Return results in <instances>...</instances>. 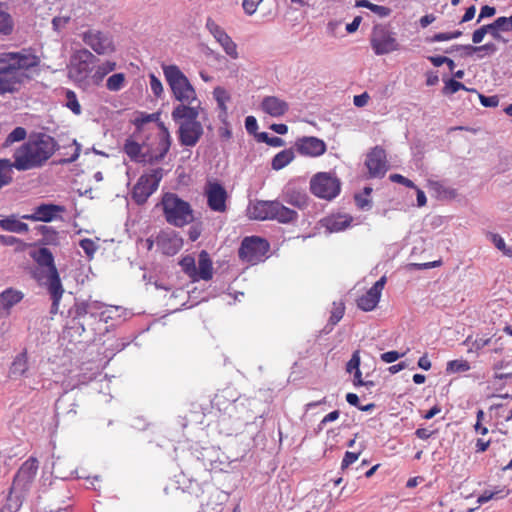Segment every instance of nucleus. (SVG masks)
Wrapping results in <instances>:
<instances>
[{
    "instance_id": "1",
    "label": "nucleus",
    "mask_w": 512,
    "mask_h": 512,
    "mask_svg": "<svg viewBox=\"0 0 512 512\" xmlns=\"http://www.w3.org/2000/svg\"><path fill=\"white\" fill-rule=\"evenodd\" d=\"M57 148V141L49 134H32L27 142L15 150L12 164L19 171L41 167L52 157Z\"/></svg>"
},
{
    "instance_id": "2",
    "label": "nucleus",
    "mask_w": 512,
    "mask_h": 512,
    "mask_svg": "<svg viewBox=\"0 0 512 512\" xmlns=\"http://www.w3.org/2000/svg\"><path fill=\"white\" fill-rule=\"evenodd\" d=\"M157 141L156 148H148L146 144L140 145L132 138H128L124 143L123 150L132 161L158 162L165 157L171 146V136L163 122L158 123Z\"/></svg>"
},
{
    "instance_id": "3",
    "label": "nucleus",
    "mask_w": 512,
    "mask_h": 512,
    "mask_svg": "<svg viewBox=\"0 0 512 512\" xmlns=\"http://www.w3.org/2000/svg\"><path fill=\"white\" fill-rule=\"evenodd\" d=\"M199 117V106L180 104L172 111V118L179 124L178 140L182 146L194 147L201 139L204 130Z\"/></svg>"
},
{
    "instance_id": "4",
    "label": "nucleus",
    "mask_w": 512,
    "mask_h": 512,
    "mask_svg": "<svg viewBox=\"0 0 512 512\" xmlns=\"http://www.w3.org/2000/svg\"><path fill=\"white\" fill-rule=\"evenodd\" d=\"M247 214L253 220H276L284 224L293 222L298 217L295 210L284 206L277 200H256L248 206Z\"/></svg>"
},
{
    "instance_id": "5",
    "label": "nucleus",
    "mask_w": 512,
    "mask_h": 512,
    "mask_svg": "<svg viewBox=\"0 0 512 512\" xmlns=\"http://www.w3.org/2000/svg\"><path fill=\"white\" fill-rule=\"evenodd\" d=\"M163 215L167 223L175 227H184L194 221L191 204L175 193H165L161 199Z\"/></svg>"
},
{
    "instance_id": "6",
    "label": "nucleus",
    "mask_w": 512,
    "mask_h": 512,
    "mask_svg": "<svg viewBox=\"0 0 512 512\" xmlns=\"http://www.w3.org/2000/svg\"><path fill=\"white\" fill-rule=\"evenodd\" d=\"M162 69L176 100L188 106L197 100L194 87L177 65H163Z\"/></svg>"
},
{
    "instance_id": "7",
    "label": "nucleus",
    "mask_w": 512,
    "mask_h": 512,
    "mask_svg": "<svg viewBox=\"0 0 512 512\" xmlns=\"http://www.w3.org/2000/svg\"><path fill=\"white\" fill-rule=\"evenodd\" d=\"M98 61L97 57L88 49L77 50L70 59L68 65V76L79 86H86L90 83L91 73L94 65Z\"/></svg>"
},
{
    "instance_id": "8",
    "label": "nucleus",
    "mask_w": 512,
    "mask_h": 512,
    "mask_svg": "<svg viewBox=\"0 0 512 512\" xmlns=\"http://www.w3.org/2000/svg\"><path fill=\"white\" fill-rule=\"evenodd\" d=\"M310 191L320 199L332 200L340 194L341 182L332 173L319 172L310 180Z\"/></svg>"
},
{
    "instance_id": "9",
    "label": "nucleus",
    "mask_w": 512,
    "mask_h": 512,
    "mask_svg": "<svg viewBox=\"0 0 512 512\" xmlns=\"http://www.w3.org/2000/svg\"><path fill=\"white\" fill-rule=\"evenodd\" d=\"M270 249L269 242L258 236L245 237L238 250L241 261L255 265L266 258Z\"/></svg>"
},
{
    "instance_id": "10",
    "label": "nucleus",
    "mask_w": 512,
    "mask_h": 512,
    "mask_svg": "<svg viewBox=\"0 0 512 512\" xmlns=\"http://www.w3.org/2000/svg\"><path fill=\"white\" fill-rule=\"evenodd\" d=\"M162 177V168H155L141 175L131 193L133 201L138 205L146 203L148 198L158 189Z\"/></svg>"
},
{
    "instance_id": "11",
    "label": "nucleus",
    "mask_w": 512,
    "mask_h": 512,
    "mask_svg": "<svg viewBox=\"0 0 512 512\" xmlns=\"http://www.w3.org/2000/svg\"><path fill=\"white\" fill-rule=\"evenodd\" d=\"M370 44L376 55L389 54L399 49V43L394 32L388 26L382 24L373 27Z\"/></svg>"
},
{
    "instance_id": "12",
    "label": "nucleus",
    "mask_w": 512,
    "mask_h": 512,
    "mask_svg": "<svg viewBox=\"0 0 512 512\" xmlns=\"http://www.w3.org/2000/svg\"><path fill=\"white\" fill-rule=\"evenodd\" d=\"M203 194L206 197L207 206L211 211L225 213L228 210V192L217 180L207 181Z\"/></svg>"
},
{
    "instance_id": "13",
    "label": "nucleus",
    "mask_w": 512,
    "mask_h": 512,
    "mask_svg": "<svg viewBox=\"0 0 512 512\" xmlns=\"http://www.w3.org/2000/svg\"><path fill=\"white\" fill-rule=\"evenodd\" d=\"M38 468L39 463L35 457L31 456L23 462L14 476L11 492L23 493L28 491L37 475Z\"/></svg>"
},
{
    "instance_id": "14",
    "label": "nucleus",
    "mask_w": 512,
    "mask_h": 512,
    "mask_svg": "<svg viewBox=\"0 0 512 512\" xmlns=\"http://www.w3.org/2000/svg\"><path fill=\"white\" fill-rule=\"evenodd\" d=\"M82 41L98 55H106L115 51L113 39L109 33L90 28L81 34Z\"/></svg>"
},
{
    "instance_id": "15",
    "label": "nucleus",
    "mask_w": 512,
    "mask_h": 512,
    "mask_svg": "<svg viewBox=\"0 0 512 512\" xmlns=\"http://www.w3.org/2000/svg\"><path fill=\"white\" fill-rule=\"evenodd\" d=\"M1 61L3 63H9L18 73H23L22 70H28L40 64V58L38 56L25 50L21 52L2 53Z\"/></svg>"
},
{
    "instance_id": "16",
    "label": "nucleus",
    "mask_w": 512,
    "mask_h": 512,
    "mask_svg": "<svg viewBox=\"0 0 512 512\" xmlns=\"http://www.w3.org/2000/svg\"><path fill=\"white\" fill-rule=\"evenodd\" d=\"M206 28L213 35L215 40L221 45L228 56H230L232 59H237L239 57L236 43L212 18L207 19Z\"/></svg>"
},
{
    "instance_id": "17",
    "label": "nucleus",
    "mask_w": 512,
    "mask_h": 512,
    "mask_svg": "<svg viewBox=\"0 0 512 512\" xmlns=\"http://www.w3.org/2000/svg\"><path fill=\"white\" fill-rule=\"evenodd\" d=\"M156 245L163 254L173 256L182 248L183 239L174 230H162L156 236Z\"/></svg>"
},
{
    "instance_id": "18",
    "label": "nucleus",
    "mask_w": 512,
    "mask_h": 512,
    "mask_svg": "<svg viewBox=\"0 0 512 512\" xmlns=\"http://www.w3.org/2000/svg\"><path fill=\"white\" fill-rule=\"evenodd\" d=\"M365 165L369 171L370 177L375 178L383 176L388 169L385 150L380 146H375L367 154Z\"/></svg>"
},
{
    "instance_id": "19",
    "label": "nucleus",
    "mask_w": 512,
    "mask_h": 512,
    "mask_svg": "<svg viewBox=\"0 0 512 512\" xmlns=\"http://www.w3.org/2000/svg\"><path fill=\"white\" fill-rule=\"evenodd\" d=\"M385 284L386 276H382L365 294L357 299L358 308L366 312L374 310L380 301Z\"/></svg>"
},
{
    "instance_id": "20",
    "label": "nucleus",
    "mask_w": 512,
    "mask_h": 512,
    "mask_svg": "<svg viewBox=\"0 0 512 512\" xmlns=\"http://www.w3.org/2000/svg\"><path fill=\"white\" fill-rule=\"evenodd\" d=\"M295 147L300 155L308 157H319L327 150L325 142L313 136L299 138Z\"/></svg>"
},
{
    "instance_id": "21",
    "label": "nucleus",
    "mask_w": 512,
    "mask_h": 512,
    "mask_svg": "<svg viewBox=\"0 0 512 512\" xmlns=\"http://www.w3.org/2000/svg\"><path fill=\"white\" fill-rule=\"evenodd\" d=\"M65 211L64 206L55 204H41L34 209L32 214L23 215L22 218L31 221L50 222L58 213Z\"/></svg>"
},
{
    "instance_id": "22",
    "label": "nucleus",
    "mask_w": 512,
    "mask_h": 512,
    "mask_svg": "<svg viewBox=\"0 0 512 512\" xmlns=\"http://www.w3.org/2000/svg\"><path fill=\"white\" fill-rule=\"evenodd\" d=\"M24 298V294L17 289L7 288L0 293V315L9 316L11 309L20 303Z\"/></svg>"
},
{
    "instance_id": "23",
    "label": "nucleus",
    "mask_w": 512,
    "mask_h": 512,
    "mask_svg": "<svg viewBox=\"0 0 512 512\" xmlns=\"http://www.w3.org/2000/svg\"><path fill=\"white\" fill-rule=\"evenodd\" d=\"M261 109L272 117H281L289 110V105L276 96H266L261 102Z\"/></svg>"
},
{
    "instance_id": "24",
    "label": "nucleus",
    "mask_w": 512,
    "mask_h": 512,
    "mask_svg": "<svg viewBox=\"0 0 512 512\" xmlns=\"http://www.w3.org/2000/svg\"><path fill=\"white\" fill-rule=\"evenodd\" d=\"M213 277V262L209 253L202 250L198 255V266H196V276L193 282L199 280L209 281Z\"/></svg>"
},
{
    "instance_id": "25",
    "label": "nucleus",
    "mask_w": 512,
    "mask_h": 512,
    "mask_svg": "<svg viewBox=\"0 0 512 512\" xmlns=\"http://www.w3.org/2000/svg\"><path fill=\"white\" fill-rule=\"evenodd\" d=\"M353 221V217L347 214L331 215L323 219V226L331 233L340 232L348 228Z\"/></svg>"
},
{
    "instance_id": "26",
    "label": "nucleus",
    "mask_w": 512,
    "mask_h": 512,
    "mask_svg": "<svg viewBox=\"0 0 512 512\" xmlns=\"http://www.w3.org/2000/svg\"><path fill=\"white\" fill-rule=\"evenodd\" d=\"M29 370V357L27 349H23L15 356L10 366V373L16 376H26Z\"/></svg>"
},
{
    "instance_id": "27",
    "label": "nucleus",
    "mask_w": 512,
    "mask_h": 512,
    "mask_svg": "<svg viewBox=\"0 0 512 512\" xmlns=\"http://www.w3.org/2000/svg\"><path fill=\"white\" fill-rule=\"evenodd\" d=\"M33 260L42 268L48 269V274L52 273L54 264V257L48 248L42 247L31 253Z\"/></svg>"
},
{
    "instance_id": "28",
    "label": "nucleus",
    "mask_w": 512,
    "mask_h": 512,
    "mask_svg": "<svg viewBox=\"0 0 512 512\" xmlns=\"http://www.w3.org/2000/svg\"><path fill=\"white\" fill-rule=\"evenodd\" d=\"M116 68V63L113 61H105L98 66H94V70L91 73L90 80L93 84L99 85L102 80L107 76L110 72L114 71Z\"/></svg>"
},
{
    "instance_id": "29",
    "label": "nucleus",
    "mask_w": 512,
    "mask_h": 512,
    "mask_svg": "<svg viewBox=\"0 0 512 512\" xmlns=\"http://www.w3.org/2000/svg\"><path fill=\"white\" fill-rule=\"evenodd\" d=\"M48 278V290L51 298H62L64 293L63 286L59 277V273L56 267H53L52 273L47 275Z\"/></svg>"
},
{
    "instance_id": "30",
    "label": "nucleus",
    "mask_w": 512,
    "mask_h": 512,
    "mask_svg": "<svg viewBox=\"0 0 512 512\" xmlns=\"http://www.w3.org/2000/svg\"><path fill=\"white\" fill-rule=\"evenodd\" d=\"M295 155L292 149H285L277 153L272 159L271 166L274 170H281L290 164Z\"/></svg>"
},
{
    "instance_id": "31",
    "label": "nucleus",
    "mask_w": 512,
    "mask_h": 512,
    "mask_svg": "<svg viewBox=\"0 0 512 512\" xmlns=\"http://www.w3.org/2000/svg\"><path fill=\"white\" fill-rule=\"evenodd\" d=\"M14 166L9 159H0V190L13 180Z\"/></svg>"
},
{
    "instance_id": "32",
    "label": "nucleus",
    "mask_w": 512,
    "mask_h": 512,
    "mask_svg": "<svg viewBox=\"0 0 512 512\" xmlns=\"http://www.w3.org/2000/svg\"><path fill=\"white\" fill-rule=\"evenodd\" d=\"M284 201L297 208H303L307 205L308 197L305 193L287 190L284 194Z\"/></svg>"
},
{
    "instance_id": "33",
    "label": "nucleus",
    "mask_w": 512,
    "mask_h": 512,
    "mask_svg": "<svg viewBox=\"0 0 512 512\" xmlns=\"http://www.w3.org/2000/svg\"><path fill=\"white\" fill-rule=\"evenodd\" d=\"M0 227L3 230L16 233H24L29 230L26 223L11 217L0 220Z\"/></svg>"
},
{
    "instance_id": "34",
    "label": "nucleus",
    "mask_w": 512,
    "mask_h": 512,
    "mask_svg": "<svg viewBox=\"0 0 512 512\" xmlns=\"http://www.w3.org/2000/svg\"><path fill=\"white\" fill-rule=\"evenodd\" d=\"M355 6L367 8L380 17H387L391 14V9L389 7L373 4L368 0H357L355 2Z\"/></svg>"
},
{
    "instance_id": "35",
    "label": "nucleus",
    "mask_w": 512,
    "mask_h": 512,
    "mask_svg": "<svg viewBox=\"0 0 512 512\" xmlns=\"http://www.w3.org/2000/svg\"><path fill=\"white\" fill-rule=\"evenodd\" d=\"M14 28V22L11 15L3 8L0 3V34L10 35Z\"/></svg>"
},
{
    "instance_id": "36",
    "label": "nucleus",
    "mask_w": 512,
    "mask_h": 512,
    "mask_svg": "<svg viewBox=\"0 0 512 512\" xmlns=\"http://www.w3.org/2000/svg\"><path fill=\"white\" fill-rule=\"evenodd\" d=\"M179 265L181 266L182 271L192 280L194 281V277L196 276V263L195 258L191 255L184 256Z\"/></svg>"
},
{
    "instance_id": "37",
    "label": "nucleus",
    "mask_w": 512,
    "mask_h": 512,
    "mask_svg": "<svg viewBox=\"0 0 512 512\" xmlns=\"http://www.w3.org/2000/svg\"><path fill=\"white\" fill-rule=\"evenodd\" d=\"M27 137V131L23 127H16L11 131L3 142V147H9L15 142L23 141Z\"/></svg>"
},
{
    "instance_id": "38",
    "label": "nucleus",
    "mask_w": 512,
    "mask_h": 512,
    "mask_svg": "<svg viewBox=\"0 0 512 512\" xmlns=\"http://www.w3.org/2000/svg\"><path fill=\"white\" fill-rule=\"evenodd\" d=\"M470 364L467 360L464 359H456L451 360L447 363L446 372L447 373H460L467 372L470 370Z\"/></svg>"
},
{
    "instance_id": "39",
    "label": "nucleus",
    "mask_w": 512,
    "mask_h": 512,
    "mask_svg": "<svg viewBox=\"0 0 512 512\" xmlns=\"http://www.w3.org/2000/svg\"><path fill=\"white\" fill-rule=\"evenodd\" d=\"M65 98H66V107L69 108L75 115H80L82 112V108L77 99L75 92L72 90H66Z\"/></svg>"
},
{
    "instance_id": "40",
    "label": "nucleus",
    "mask_w": 512,
    "mask_h": 512,
    "mask_svg": "<svg viewBox=\"0 0 512 512\" xmlns=\"http://www.w3.org/2000/svg\"><path fill=\"white\" fill-rule=\"evenodd\" d=\"M125 83V75L123 73H116L111 75L106 82V87L110 91H119Z\"/></svg>"
},
{
    "instance_id": "41",
    "label": "nucleus",
    "mask_w": 512,
    "mask_h": 512,
    "mask_svg": "<svg viewBox=\"0 0 512 512\" xmlns=\"http://www.w3.org/2000/svg\"><path fill=\"white\" fill-rule=\"evenodd\" d=\"M345 313V305L343 302H333V307L331 310V315L329 318V323L334 326L336 325L344 316Z\"/></svg>"
},
{
    "instance_id": "42",
    "label": "nucleus",
    "mask_w": 512,
    "mask_h": 512,
    "mask_svg": "<svg viewBox=\"0 0 512 512\" xmlns=\"http://www.w3.org/2000/svg\"><path fill=\"white\" fill-rule=\"evenodd\" d=\"M459 90H466V91H474V89H468L463 83L456 81L454 79H449L445 82V86L443 88L444 94H454L458 92Z\"/></svg>"
},
{
    "instance_id": "43",
    "label": "nucleus",
    "mask_w": 512,
    "mask_h": 512,
    "mask_svg": "<svg viewBox=\"0 0 512 512\" xmlns=\"http://www.w3.org/2000/svg\"><path fill=\"white\" fill-rule=\"evenodd\" d=\"M472 337L471 336H468L465 340V343H470L471 342V349L470 350H474L476 352L482 350L484 347L490 345L492 343V337H477L476 339H474L473 341H471Z\"/></svg>"
},
{
    "instance_id": "44",
    "label": "nucleus",
    "mask_w": 512,
    "mask_h": 512,
    "mask_svg": "<svg viewBox=\"0 0 512 512\" xmlns=\"http://www.w3.org/2000/svg\"><path fill=\"white\" fill-rule=\"evenodd\" d=\"M258 141L264 142L271 147H281L285 144L282 138L270 136L267 132H261L258 134Z\"/></svg>"
},
{
    "instance_id": "45",
    "label": "nucleus",
    "mask_w": 512,
    "mask_h": 512,
    "mask_svg": "<svg viewBox=\"0 0 512 512\" xmlns=\"http://www.w3.org/2000/svg\"><path fill=\"white\" fill-rule=\"evenodd\" d=\"M490 236L497 249L502 251L505 255L512 257V248H507L504 239L499 234L491 233Z\"/></svg>"
},
{
    "instance_id": "46",
    "label": "nucleus",
    "mask_w": 512,
    "mask_h": 512,
    "mask_svg": "<svg viewBox=\"0 0 512 512\" xmlns=\"http://www.w3.org/2000/svg\"><path fill=\"white\" fill-rule=\"evenodd\" d=\"M79 245L89 258H92L97 250V245L92 239L89 238L82 239Z\"/></svg>"
},
{
    "instance_id": "47",
    "label": "nucleus",
    "mask_w": 512,
    "mask_h": 512,
    "mask_svg": "<svg viewBox=\"0 0 512 512\" xmlns=\"http://www.w3.org/2000/svg\"><path fill=\"white\" fill-rule=\"evenodd\" d=\"M213 94L219 107L222 110H226L225 102L229 100V95L227 94L226 90L221 87H217L214 89Z\"/></svg>"
},
{
    "instance_id": "48",
    "label": "nucleus",
    "mask_w": 512,
    "mask_h": 512,
    "mask_svg": "<svg viewBox=\"0 0 512 512\" xmlns=\"http://www.w3.org/2000/svg\"><path fill=\"white\" fill-rule=\"evenodd\" d=\"M150 88L153 92V94L157 97L161 96L163 92V86L161 81L154 75L150 74Z\"/></svg>"
},
{
    "instance_id": "49",
    "label": "nucleus",
    "mask_w": 512,
    "mask_h": 512,
    "mask_svg": "<svg viewBox=\"0 0 512 512\" xmlns=\"http://www.w3.org/2000/svg\"><path fill=\"white\" fill-rule=\"evenodd\" d=\"M405 354H406V352L399 353L397 351H388V352L382 353L380 355V359L384 363H393V362L397 361L399 358L403 357Z\"/></svg>"
},
{
    "instance_id": "50",
    "label": "nucleus",
    "mask_w": 512,
    "mask_h": 512,
    "mask_svg": "<svg viewBox=\"0 0 512 512\" xmlns=\"http://www.w3.org/2000/svg\"><path fill=\"white\" fill-rule=\"evenodd\" d=\"M359 456H360V453L347 451L344 455L342 462H341V469L344 470V469L348 468L351 464H353L355 461L358 460Z\"/></svg>"
},
{
    "instance_id": "51",
    "label": "nucleus",
    "mask_w": 512,
    "mask_h": 512,
    "mask_svg": "<svg viewBox=\"0 0 512 512\" xmlns=\"http://www.w3.org/2000/svg\"><path fill=\"white\" fill-rule=\"evenodd\" d=\"M263 0H243L242 7L246 14L252 15L256 12L258 5Z\"/></svg>"
},
{
    "instance_id": "52",
    "label": "nucleus",
    "mask_w": 512,
    "mask_h": 512,
    "mask_svg": "<svg viewBox=\"0 0 512 512\" xmlns=\"http://www.w3.org/2000/svg\"><path fill=\"white\" fill-rule=\"evenodd\" d=\"M360 355L359 351H355L352 354L351 359L348 361L346 365V370L348 373H351L352 371H357V369H360Z\"/></svg>"
},
{
    "instance_id": "53",
    "label": "nucleus",
    "mask_w": 512,
    "mask_h": 512,
    "mask_svg": "<svg viewBox=\"0 0 512 512\" xmlns=\"http://www.w3.org/2000/svg\"><path fill=\"white\" fill-rule=\"evenodd\" d=\"M389 178L392 182L400 183L408 188H416L415 184L410 179L401 174H391Z\"/></svg>"
},
{
    "instance_id": "54",
    "label": "nucleus",
    "mask_w": 512,
    "mask_h": 512,
    "mask_svg": "<svg viewBox=\"0 0 512 512\" xmlns=\"http://www.w3.org/2000/svg\"><path fill=\"white\" fill-rule=\"evenodd\" d=\"M479 99L484 107H497L499 104V98L497 96H485L479 94Z\"/></svg>"
},
{
    "instance_id": "55",
    "label": "nucleus",
    "mask_w": 512,
    "mask_h": 512,
    "mask_svg": "<svg viewBox=\"0 0 512 512\" xmlns=\"http://www.w3.org/2000/svg\"><path fill=\"white\" fill-rule=\"evenodd\" d=\"M70 21L69 16H57L54 17L52 20V25L54 30L59 31L60 29L64 28Z\"/></svg>"
},
{
    "instance_id": "56",
    "label": "nucleus",
    "mask_w": 512,
    "mask_h": 512,
    "mask_svg": "<svg viewBox=\"0 0 512 512\" xmlns=\"http://www.w3.org/2000/svg\"><path fill=\"white\" fill-rule=\"evenodd\" d=\"M496 13V9L492 6L485 5L481 8L477 22L479 23L483 18L492 17Z\"/></svg>"
},
{
    "instance_id": "57",
    "label": "nucleus",
    "mask_w": 512,
    "mask_h": 512,
    "mask_svg": "<svg viewBox=\"0 0 512 512\" xmlns=\"http://www.w3.org/2000/svg\"><path fill=\"white\" fill-rule=\"evenodd\" d=\"M496 27H498L499 31H511L512 27L510 26L509 18L507 17H499L495 21Z\"/></svg>"
},
{
    "instance_id": "58",
    "label": "nucleus",
    "mask_w": 512,
    "mask_h": 512,
    "mask_svg": "<svg viewBox=\"0 0 512 512\" xmlns=\"http://www.w3.org/2000/svg\"><path fill=\"white\" fill-rule=\"evenodd\" d=\"M245 128L247 132L254 133L258 128L257 120L254 116H248L245 119Z\"/></svg>"
},
{
    "instance_id": "59",
    "label": "nucleus",
    "mask_w": 512,
    "mask_h": 512,
    "mask_svg": "<svg viewBox=\"0 0 512 512\" xmlns=\"http://www.w3.org/2000/svg\"><path fill=\"white\" fill-rule=\"evenodd\" d=\"M369 95L367 92H364L360 95L354 96L353 103L357 107H363L368 103Z\"/></svg>"
},
{
    "instance_id": "60",
    "label": "nucleus",
    "mask_w": 512,
    "mask_h": 512,
    "mask_svg": "<svg viewBox=\"0 0 512 512\" xmlns=\"http://www.w3.org/2000/svg\"><path fill=\"white\" fill-rule=\"evenodd\" d=\"M466 48L469 49L472 52L483 51V50L494 52L496 50V47H495V45L493 43H488V44H484V45H481V46H471V45H469Z\"/></svg>"
},
{
    "instance_id": "61",
    "label": "nucleus",
    "mask_w": 512,
    "mask_h": 512,
    "mask_svg": "<svg viewBox=\"0 0 512 512\" xmlns=\"http://www.w3.org/2000/svg\"><path fill=\"white\" fill-rule=\"evenodd\" d=\"M486 35L485 29L481 26L480 28L476 29L472 34V42L474 44H479L482 42Z\"/></svg>"
},
{
    "instance_id": "62",
    "label": "nucleus",
    "mask_w": 512,
    "mask_h": 512,
    "mask_svg": "<svg viewBox=\"0 0 512 512\" xmlns=\"http://www.w3.org/2000/svg\"><path fill=\"white\" fill-rule=\"evenodd\" d=\"M482 27H483V29H485L486 34H491V36L493 38L498 39L500 37L499 29H498V27H496L495 22H493L491 24L483 25Z\"/></svg>"
},
{
    "instance_id": "63",
    "label": "nucleus",
    "mask_w": 512,
    "mask_h": 512,
    "mask_svg": "<svg viewBox=\"0 0 512 512\" xmlns=\"http://www.w3.org/2000/svg\"><path fill=\"white\" fill-rule=\"evenodd\" d=\"M475 13H476V7L474 5L468 7L466 9L464 15L462 16L460 23H465V22L472 20L475 16Z\"/></svg>"
},
{
    "instance_id": "64",
    "label": "nucleus",
    "mask_w": 512,
    "mask_h": 512,
    "mask_svg": "<svg viewBox=\"0 0 512 512\" xmlns=\"http://www.w3.org/2000/svg\"><path fill=\"white\" fill-rule=\"evenodd\" d=\"M339 416H340V412L338 410H334L324 416V418L320 422V425H325L328 422L335 421L339 418Z\"/></svg>"
}]
</instances>
